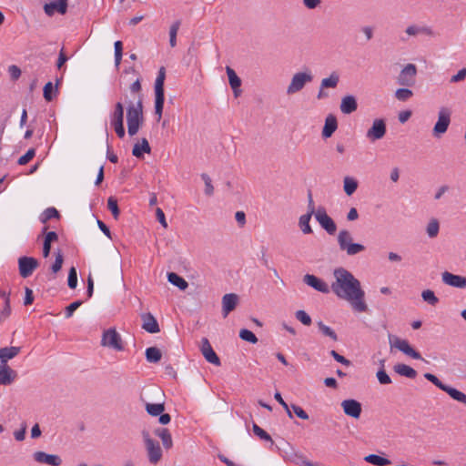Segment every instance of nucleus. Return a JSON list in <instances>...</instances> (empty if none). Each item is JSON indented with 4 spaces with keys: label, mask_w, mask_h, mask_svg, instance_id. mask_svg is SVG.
<instances>
[{
    "label": "nucleus",
    "mask_w": 466,
    "mask_h": 466,
    "mask_svg": "<svg viewBox=\"0 0 466 466\" xmlns=\"http://www.w3.org/2000/svg\"><path fill=\"white\" fill-rule=\"evenodd\" d=\"M334 281L330 285V290L339 298L350 303L357 312L368 311V306L364 300L365 292L360 281L345 268L339 267L333 270Z\"/></svg>",
    "instance_id": "obj_1"
},
{
    "label": "nucleus",
    "mask_w": 466,
    "mask_h": 466,
    "mask_svg": "<svg viewBox=\"0 0 466 466\" xmlns=\"http://www.w3.org/2000/svg\"><path fill=\"white\" fill-rule=\"evenodd\" d=\"M143 106L139 99L137 103H130L127 107V132L130 137L135 136L143 123Z\"/></svg>",
    "instance_id": "obj_2"
},
{
    "label": "nucleus",
    "mask_w": 466,
    "mask_h": 466,
    "mask_svg": "<svg viewBox=\"0 0 466 466\" xmlns=\"http://www.w3.org/2000/svg\"><path fill=\"white\" fill-rule=\"evenodd\" d=\"M337 242L339 250L345 252L349 257L356 256L366 250L364 245L353 242V236L348 229L339 231Z\"/></svg>",
    "instance_id": "obj_3"
},
{
    "label": "nucleus",
    "mask_w": 466,
    "mask_h": 466,
    "mask_svg": "<svg viewBox=\"0 0 466 466\" xmlns=\"http://www.w3.org/2000/svg\"><path fill=\"white\" fill-rule=\"evenodd\" d=\"M166 78V70L164 67H161L158 70L157 78L155 80V115L157 116V121H159L162 117L163 107L165 102V93H164V82Z\"/></svg>",
    "instance_id": "obj_4"
},
{
    "label": "nucleus",
    "mask_w": 466,
    "mask_h": 466,
    "mask_svg": "<svg viewBox=\"0 0 466 466\" xmlns=\"http://www.w3.org/2000/svg\"><path fill=\"white\" fill-rule=\"evenodd\" d=\"M143 440L151 464H157L162 459V450L157 441L152 439L148 432H143Z\"/></svg>",
    "instance_id": "obj_5"
},
{
    "label": "nucleus",
    "mask_w": 466,
    "mask_h": 466,
    "mask_svg": "<svg viewBox=\"0 0 466 466\" xmlns=\"http://www.w3.org/2000/svg\"><path fill=\"white\" fill-rule=\"evenodd\" d=\"M312 80L313 76L309 70L294 74L287 87V94L293 95L301 91L304 86L312 82Z\"/></svg>",
    "instance_id": "obj_6"
},
{
    "label": "nucleus",
    "mask_w": 466,
    "mask_h": 466,
    "mask_svg": "<svg viewBox=\"0 0 466 466\" xmlns=\"http://www.w3.org/2000/svg\"><path fill=\"white\" fill-rule=\"evenodd\" d=\"M110 123L119 138H123L126 135L124 127V106L122 102L115 105L113 112L110 114Z\"/></svg>",
    "instance_id": "obj_7"
},
{
    "label": "nucleus",
    "mask_w": 466,
    "mask_h": 466,
    "mask_svg": "<svg viewBox=\"0 0 466 466\" xmlns=\"http://www.w3.org/2000/svg\"><path fill=\"white\" fill-rule=\"evenodd\" d=\"M390 345L414 360H423L420 353L415 350L406 339L389 335Z\"/></svg>",
    "instance_id": "obj_8"
},
{
    "label": "nucleus",
    "mask_w": 466,
    "mask_h": 466,
    "mask_svg": "<svg viewBox=\"0 0 466 466\" xmlns=\"http://www.w3.org/2000/svg\"><path fill=\"white\" fill-rule=\"evenodd\" d=\"M451 110L448 107H441L438 113V120L433 127V134L439 137L444 134L451 123Z\"/></svg>",
    "instance_id": "obj_9"
},
{
    "label": "nucleus",
    "mask_w": 466,
    "mask_h": 466,
    "mask_svg": "<svg viewBox=\"0 0 466 466\" xmlns=\"http://www.w3.org/2000/svg\"><path fill=\"white\" fill-rule=\"evenodd\" d=\"M315 218L320 227L329 234L334 235L337 231V225L334 220L327 214L323 207H319L315 214Z\"/></svg>",
    "instance_id": "obj_10"
},
{
    "label": "nucleus",
    "mask_w": 466,
    "mask_h": 466,
    "mask_svg": "<svg viewBox=\"0 0 466 466\" xmlns=\"http://www.w3.org/2000/svg\"><path fill=\"white\" fill-rule=\"evenodd\" d=\"M101 345L118 351H121L124 349L121 337L115 329H109L104 331Z\"/></svg>",
    "instance_id": "obj_11"
},
{
    "label": "nucleus",
    "mask_w": 466,
    "mask_h": 466,
    "mask_svg": "<svg viewBox=\"0 0 466 466\" xmlns=\"http://www.w3.org/2000/svg\"><path fill=\"white\" fill-rule=\"evenodd\" d=\"M417 67L414 64L406 65L398 76V84L403 86H412L416 82Z\"/></svg>",
    "instance_id": "obj_12"
},
{
    "label": "nucleus",
    "mask_w": 466,
    "mask_h": 466,
    "mask_svg": "<svg viewBox=\"0 0 466 466\" xmlns=\"http://www.w3.org/2000/svg\"><path fill=\"white\" fill-rule=\"evenodd\" d=\"M387 132L386 122L383 118H376L373 120L371 127L366 133V137L373 142L384 137Z\"/></svg>",
    "instance_id": "obj_13"
},
{
    "label": "nucleus",
    "mask_w": 466,
    "mask_h": 466,
    "mask_svg": "<svg viewBox=\"0 0 466 466\" xmlns=\"http://www.w3.org/2000/svg\"><path fill=\"white\" fill-rule=\"evenodd\" d=\"M38 262L31 257H21L18 259L19 273L23 278L32 275L33 271L37 268Z\"/></svg>",
    "instance_id": "obj_14"
},
{
    "label": "nucleus",
    "mask_w": 466,
    "mask_h": 466,
    "mask_svg": "<svg viewBox=\"0 0 466 466\" xmlns=\"http://www.w3.org/2000/svg\"><path fill=\"white\" fill-rule=\"evenodd\" d=\"M239 303V296L236 293H228L222 297V316L227 318Z\"/></svg>",
    "instance_id": "obj_15"
},
{
    "label": "nucleus",
    "mask_w": 466,
    "mask_h": 466,
    "mask_svg": "<svg viewBox=\"0 0 466 466\" xmlns=\"http://www.w3.org/2000/svg\"><path fill=\"white\" fill-rule=\"evenodd\" d=\"M341 408L347 416L354 419H359L361 414V403L353 399L344 400L341 402Z\"/></svg>",
    "instance_id": "obj_16"
},
{
    "label": "nucleus",
    "mask_w": 466,
    "mask_h": 466,
    "mask_svg": "<svg viewBox=\"0 0 466 466\" xmlns=\"http://www.w3.org/2000/svg\"><path fill=\"white\" fill-rule=\"evenodd\" d=\"M441 280L444 284L457 288V289H465L466 288V278L461 275H455L449 271H444L441 273Z\"/></svg>",
    "instance_id": "obj_17"
},
{
    "label": "nucleus",
    "mask_w": 466,
    "mask_h": 466,
    "mask_svg": "<svg viewBox=\"0 0 466 466\" xmlns=\"http://www.w3.org/2000/svg\"><path fill=\"white\" fill-rule=\"evenodd\" d=\"M303 282L317 291L322 292L324 294H328L330 291V287H329L325 281L316 277L315 275L306 274L303 277Z\"/></svg>",
    "instance_id": "obj_18"
},
{
    "label": "nucleus",
    "mask_w": 466,
    "mask_h": 466,
    "mask_svg": "<svg viewBox=\"0 0 466 466\" xmlns=\"http://www.w3.org/2000/svg\"><path fill=\"white\" fill-rule=\"evenodd\" d=\"M33 456L35 461L50 466H60L63 462L60 456L45 451H35Z\"/></svg>",
    "instance_id": "obj_19"
},
{
    "label": "nucleus",
    "mask_w": 466,
    "mask_h": 466,
    "mask_svg": "<svg viewBox=\"0 0 466 466\" xmlns=\"http://www.w3.org/2000/svg\"><path fill=\"white\" fill-rule=\"evenodd\" d=\"M16 376V371L12 370L7 364H0V385L12 384Z\"/></svg>",
    "instance_id": "obj_20"
},
{
    "label": "nucleus",
    "mask_w": 466,
    "mask_h": 466,
    "mask_svg": "<svg viewBox=\"0 0 466 466\" xmlns=\"http://www.w3.org/2000/svg\"><path fill=\"white\" fill-rule=\"evenodd\" d=\"M340 111L343 114L350 115L355 112L358 108L357 99L354 96L348 95L342 97L340 103Z\"/></svg>",
    "instance_id": "obj_21"
},
{
    "label": "nucleus",
    "mask_w": 466,
    "mask_h": 466,
    "mask_svg": "<svg viewBox=\"0 0 466 466\" xmlns=\"http://www.w3.org/2000/svg\"><path fill=\"white\" fill-rule=\"evenodd\" d=\"M143 324L142 328L149 333H157L159 331V326L156 318L151 313H145L141 316Z\"/></svg>",
    "instance_id": "obj_22"
},
{
    "label": "nucleus",
    "mask_w": 466,
    "mask_h": 466,
    "mask_svg": "<svg viewBox=\"0 0 466 466\" xmlns=\"http://www.w3.org/2000/svg\"><path fill=\"white\" fill-rule=\"evenodd\" d=\"M44 10L45 13L49 16H52L56 12L61 15H65L67 11V3L58 1L46 3L44 5Z\"/></svg>",
    "instance_id": "obj_23"
},
{
    "label": "nucleus",
    "mask_w": 466,
    "mask_h": 466,
    "mask_svg": "<svg viewBox=\"0 0 466 466\" xmlns=\"http://www.w3.org/2000/svg\"><path fill=\"white\" fill-rule=\"evenodd\" d=\"M338 128L337 118L333 115H329L326 117L325 125L322 129V137L325 138L330 137Z\"/></svg>",
    "instance_id": "obj_24"
},
{
    "label": "nucleus",
    "mask_w": 466,
    "mask_h": 466,
    "mask_svg": "<svg viewBox=\"0 0 466 466\" xmlns=\"http://www.w3.org/2000/svg\"><path fill=\"white\" fill-rule=\"evenodd\" d=\"M151 148L148 141L146 138H142L140 141L136 143L133 147L132 154L137 158L143 157L145 153H150Z\"/></svg>",
    "instance_id": "obj_25"
},
{
    "label": "nucleus",
    "mask_w": 466,
    "mask_h": 466,
    "mask_svg": "<svg viewBox=\"0 0 466 466\" xmlns=\"http://www.w3.org/2000/svg\"><path fill=\"white\" fill-rule=\"evenodd\" d=\"M20 347H5L0 349L1 364H6L8 360L15 358L20 352Z\"/></svg>",
    "instance_id": "obj_26"
},
{
    "label": "nucleus",
    "mask_w": 466,
    "mask_h": 466,
    "mask_svg": "<svg viewBox=\"0 0 466 466\" xmlns=\"http://www.w3.org/2000/svg\"><path fill=\"white\" fill-rule=\"evenodd\" d=\"M393 370L399 375L409 379H414L417 376V371L413 368L403 363L394 365Z\"/></svg>",
    "instance_id": "obj_27"
},
{
    "label": "nucleus",
    "mask_w": 466,
    "mask_h": 466,
    "mask_svg": "<svg viewBox=\"0 0 466 466\" xmlns=\"http://www.w3.org/2000/svg\"><path fill=\"white\" fill-rule=\"evenodd\" d=\"M405 32L409 35H417L419 34H423V35H429V36H433L434 35V32L433 30L429 27V26H422V27H420V26H417V25H410L406 28Z\"/></svg>",
    "instance_id": "obj_28"
},
{
    "label": "nucleus",
    "mask_w": 466,
    "mask_h": 466,
    "mask_svg": "<svg viewBox=\"0 0 466 466\" xmlns=\"http://www.w3.org/2000/svg\"><path fill=\"white\" fill-rule=\"evenodd\" d=\"M441 390L448 393L450 397L452 398L453 400L461 403L466 404V395L463 392L458 390L457 389H454L445 384L444 388H442Z\"/></svg>",
    "instance_id": "obj_29"
},
{
    "label": "nucleus",
    "mask_w": 466,
    "mask_h": 466,
    "mask_svg": "<svg viewBox=\"0 0 466 466\" xmlns=\"http://www.w3.org/2000/svg\"><path fill=\"white\" fill-rule=\"evenodd\" d=\"M206 361L219 367L221 365V361L219 357L217 355V353L212 349L211 345L209 344L208 340L206 339Z\"/></svg>",
    "instance_id": "obj_30"
},
{
    "label": "nucleus",
    "mask_w": 466,
    "mask_h": 466,
    "mask_svg": "<svg viewBox=\"0 0 466 466\" xmlns=\"http://www.w3.org/2000/svg\"><path fill=\"white\" fill-rule=\"evenodd\" d=\"M339 82V76L336 72H332L329 77L323 78L320 82L321 89L335 88Z\"/></svg>",
    "instance_id": "obj_31"
},
{
    "label": "nucleus",
    "mask_w": 466,
    "mask_h": 466,
    "mask_svg": "<svg viewBox=\"0 0 466 466\" xmlns=\"http://www.w3.org/2000/svg\"><path fill=\"white\" fill-rule=\"evenodd\" d=\"M311 217L312 216H310L309 214H304V215L300 216L299 218V227L300 230L302 231V233L305 235H309L313 232V230L310 227V224H309Z\"/></svg>",
    "instance_id": "obj_32"
},
{
    "label": "nucleus",
    "mask_w": 466,
    "mask_h": 466,
    "mask_svg": "<svg viewBox=\"0 0 466 466\" xmlns=\"http://www.w3.org/2000/svg\"><path fill=\"white\" fill-rule=\"evenodd\" d=\"M167 279L172 285L177 287L181 290H184L187 288V282L177 273H168Z\"/></svg>",
    "instance_id": "obj_33"
},
{
    "label": "nucleus",
    "mask_w": 466,
    "mask_h": 466,
    "mask_svg": "<svg viewBox=\"0 0 466 466\" xmlns=\"http://www.w3.org/2000/svg\"><path fill=\"white\" fill-rule=\"evenodd\" d=\"M358 188V181L350 177L343 179V189L348 196H351Z\"/></svg>",
    "instance_id": "obj_34"
},
{
    "label": "nucleus",
    "mask_w": 466,
    "mask_h": 466,
    "mask_svg": "<svg viewBox=\"0 0 466 466\" xmlns=\"http://www.w3.org/2000/svg\"><path fill=\"white\" fill-rule=\"evenodd\" d=\"M161 357V351L157 347H149L146 350V359L150 363L158 362Z\"/></svg>",
    "instance_id": "obj_35"
},
{
    "label": "nucleus",
    "mask_w": 466,
    "mask_h": 466,
    "mask_svg": "<svg viewBox=\"0 0 466 466\" xmlns=\"http://www.w3.org/2000/svg\"><path fill=\"white\" fill-rule=\"evenodd\" d=\"M364 460L369 463H372L378 466H386L390 464V460H388L387 458L380 457L377 454H370L366 456Z\"/></svg>",
    "instance_id": "obj_36"
},
{
    "label": "nucleus",
    "mask_w": 466,
    "mask_h": 466,
    "mask_svg": "<svg viewBox=\"0 0 466 466\" xmlns=\"http://www.w3.org/2000/svg\"><path fill=\"white\" fill-rule=\"evenodd\" d=\"M146 410L151 416H158L165 410L164 403H146Z\"/></svg>",
    "instance_id": "obj_37"
},
{
    "label": "nucleus",
    "mask_w": 466,
    "mask_h": 466,
    "mask_svg": "<svg viewBox=\"0 0 466 466\" xmlns=\"http://www.w3.org/2000/svg\"><path fill=\"white\" fill-rule=\"evenodd\" d=\"M440 231V223L438 219L432 218L427 225L426 232L429 238H434L438 236Z\"/></svg>",
    "instance_id": "obj_38"
},
{
    "label": "nucleus",
    "mask_w": 466,
    "mask_h": 466,
    "mask_svg": "<svg viewBox=\"0 0 466 466\" xmlns=\"http://www.w3.org/2000/svg\"><path fill=\"white\" fill-rule=\"evenodd\" d=\"M227 75L228 77V82L231 88L240 87L241 86V79L238 76L237 73L234 69L229 66L226 68Z\"/></svg>",
    "instance_id": "obj_39"
},
{
    "label": "nucleus",
    "mask_w": 466,
    "mask_h": 466,
    "mask_svg": "<svg viewBox=\"0 0 466 466\" xmlns=\"http://www.w3.org/2000/svg\"><path fill=\"white\" fill-rule=\"evenodd\" d=\"M317 325L319 327V331L324 336L329 337L334 341L338 340V336H337L336 332L331 328H329V326L325 325L322 321H319L317 323Z\"/></svg>",
    "instance_id": "obj_40"
},
{
    "label": "nucleus",
    "mask_w": 466,
    "mask_h": 466,
    "mask_svg": "<svg viewBox=\"0 0 466 466\" xmlns=\"http://www.w3.org/2000/svg\"><path fill=\"white\" fill-rule=\"evenodd\" d=\"M180 26V22H174L169 28V44L171 47H175L177 45V35Z\"/></svg>",
    "instance_id": "obj_41"
},
{
    "label": "nucleus",
    "mask_w": 466,
    "mask_h": 466,
    "mask_svg": "<svg viewBox=\"0 0 466 466\" xmlns=\"http://www.w3.org/2000/svg\"><path fill=\"white\" fill-rule=\"evenodd\" d=\"M59 83V80L56 81V86H53L51 82H48L44 86V97L46 101H51L54 97L53 92H57V85Z\"/></svg>",
    "instance_id": "obj_42"
},
{
    "label": "nucleus",
    "mask_w": 466,
    "mask_h": 466,
    "mask_svg": "<svg viewBox=\"0 0 466 466\" xmlns=\"http://www.w3.org/2000/svg\"><path fill=\"white\" fill-rule=\"evenodd\" d=\"M157 435L162 441L163 446L166 449H169L172 446V438L169 431L167 429H162L157 431Z\"/></svg>",
    "instance_id": "obj_43"
},
{
    "label": "nucleus",
    "mask_w": 466,
    "mask_h": 466,
    "mask_svg": "<svg viewBox=\"0 0 466 466\" xmlns=\"http://www.w3.org/2000/svg\"><path fill=\"white\" fill-rule=\"evenodd\" d=\"M421 298L424 301L431 306H435L439 303V299L436 297L434 292L431 289H425L421 293Z\"/></svg>",
    "instance_id": "obj_44"
},
{
    "label": "nucleus",
    "mask_w": 466,
    "mask_h": 466,
    "mask_svg": "<svg viewBox=\"0 0 466 466\" xmlns=\"http://www.w3.org/2000/svg\"><path fill=\"white\" fill-rule=\"evenodd\" d=\"M115 47V66L116 68L119 67L122 56H123V44L121 41H116L114 44Z\"/></svg>",
    "instance_id": "obj_45"
},
{
    "label": "nucleus",
    "mask_w": 466,
    "mask_h": 466,
    "mask_svg": "<svg viewBox=\"0 0 466 466\" xmlns=\"http://www.w3.org/2000/svg\"><path fill=\"white\" fill-rule=\"evenodd\" d=\"M252 430H253L254 434L256 436H258L259 439L266 441H270L271 443H273V441H272L270 435L267 431H265L262 428H260L258 424L254 423Z\"/></svg>",
    "instance_id": "obj_46"
},
{
    "label": "nucleus",
    "mask_w": 466,
    "mask_h": 466,
    "mask_svg": "<svg viewBox=\"0 0 466 466\" xmlns=\"http://www.w3.org/2000/svg\"><path fill=\"white\" fill-rule=\"evenodd\" d=\"M239 338L241 339L250 342L252 344H255L258 342V338L256 337V335L252 331H250L247 329H240Z\"/></svg>",
    "instance_id": "obj_47"
},
{
    "label": "nucleus",
    "mask_w": 466,
    "mask_h": 466,
    "mask_svg": "<svg viewBox=\"0 0 466 466\" xmlns=\"http://www.w3.org/2000/svg\"><path fill=\"white\" fill-rule=\"evenodd\" d=\"M413 96V92L409 88H399L395 92V97L400 101H407Z\"/></svg>",
    "instance_id": "obj_48"
},
{
    "label": "nucleus",
    "mask_w": 466,
    "mask_h": 466,
    "mask_svg": "<svg viewBox=\"0 0 466 466\" xmlns=\"http://www.w3.org/2000/svg\"><path fill=\"white\" fill-rule=\"evenodd\" d=\"M295 317L303 325H305V326L311 325V322H312L311 318L305 310H302V309L297 310L295 313Z\"/></svg>",
    "instance_id": "obj_49"
},
{
    "label": "nucleus",
    "mask_w": 466,
    "mask_h": 466,
    "mask_svg": "<svg viewBox=\"0 0 466 466\" xmlns=\"http://www.w3.org/2000/svg\"><path fill=\"white\" fill-rule=\"evenodd\" d=\"M57 217L58 211L55 208H48L43 212L40 219L43 223H46L47 220Z\"/></svg>",
    "instance_id": "obj_50"
},
{
    "label": "nucleus",
    "mask_w": 466,
    "mask_h": 466,
    "mask_svg": "<svg viewBox=\"0 0 466 466\" xmlns=\"http://www.w3.org/2000/svg\"><path fill=\"white\" fill-rule=\"evenodd\" d=\"M107 208L111 211L113 217L117 218L119 216V208L117 206V200L114 197H110L107 199Z\"/></svg>",
    "instance_id": "obj_51"
},
{
    "label": "nucleus",
    "mask_w": 466,
    "mask_h": 466,
    "mask_svg": "<svg viewBox=\"0 0 466 466\" xmlns=\"http://www.w3.org/2000/svg\"><path fill=\"white\" fill-rule=\"evenodd\" d=\"M67 283L70 289H76L77 286V273L75 267L69 269Z\"/></svg>",
    "instance_id": "obj_52"
},
{
    "label": "nucleus",
    "mask_w": 466,
    "mask_h": 466,
    "mask_svg": "<svg viewBox=\"0 0 466 466\" xmlns=\"http://www.w3.org/2000/svg\"><path fill=\"white\" fill-rule=\"evenodd\" d=\"M35 155V150L34 148H30L27 150V152L18 158L17 163L21 166L27 164Z\"/></svg>",
    "instance_id": "obj_53"
},
{
    "label": "nucleus",
    "mask_w": 466,
    "mask_h": 466,
    "mask_svg": "<svg viewBox=\"0 0 466 466\" xmlns=\"http://www.w3.org/2000/svg\"><path fill=\"white\" fill-rule=\"evenodd\" d=\"M377 379L379 380V382L382 385H387V384H390L391 383V379L390 378V376L387 374V372L385 371L384 369H380L377 374Z\"/></svg>",
    "instance_id": "obj_54"
},
{
    "label": "nucleus",
    "mask_w": 466,
    "mask_h": 466,
    "mask_svg": "<svg viewBox=\"0 0 466 466\" xmlns=\"http://www.w3.org/2000/svg\"><path fill=\"white\" fill-rule=\"evenodd\" d=\"M81 304H82V301L77 300V301H74L73 303L68 305L66 308V311H65L66 318L68 319V318L72 317L74 312L80 307Z\"/></svg>",
    "instance_id": "obj_55"
},
{
    "label": "nucleus",
    "mask_w": 466,
    "mask_h": 466,
    "mask_svg": "<svg viewBox=\"0 0 466 466\" xmlns=\"http://www.w3.org/2000/svg\"><path fill=\"white\" fill-rule=\"evenodd\" d=\"M63 261H64L63 255L61 254V252H57L56 255V260L51 268L52 271L54 273H57L61 269Z\"/></svg>",
    "instance_id": "obj_56"
},
{
    "label": "nucleus",
    "mask_w": 466,
    "mask_h": 466,
    "mask_svg": "<svg viewBox=\"0 0 466 466\" xmlns=\"http://www.w3.org/2000/svg\"><path fill=\"white\" fill-rule=\"evenodd\" d=\"M424 378L433 383L436 387H438L440 390H442L444 388L445 384L442 383L435 375L431 373H425Z\"/></svg>",
    "instance_id": "obj_57"
},
{
    "label": "nucleus",
    "mask_w": 466,
    "mask_h": 466,
    "mask_svg": "<svg viewBox=\"0 0 466 466\" xmlns=\"http://www.w3.org/2000/svg\"><path fill=\"white\" fill-rule=\"evenodd\" d=\"M11 313V307H10V301H5L4 308L0 311V322H3L5 319H6Z\"/></svg>",
    "instance_id": "obj_58"
},
{
    "label": "nucleus",
    "mask_w": 466,
    "mask_h": 466,
    "mask_svg": "<svg viewBox=\"0 0 466 466\" xmlns=\"http://www.w3.org/2000/svg\"><path fill=\"white\" fill-rule=\"evenodd\" d=\"M291 409L293 410V412L299 418V419H302V420H308L309 419V415L308 413L299 406L296 405V404H292L291 405Z\"/></svg>",
    "instance_id": "obj_59"
},
{
    "label": "nucleus",
    "mask_w": 466,
    "mask_h": 466,
    "mask_svg": "<svg viewBox=\"0 0 466 466\" xmlns=\"http://www.w3.org/2000/svg\"><path fill=\"white\" fill-rule=\"evenodd\" d=\"M330 355L334 358V360L345 366H350V361L346 359L344 356L339 354L336 350H332L330 351Z\"/></svg>",
    "instance_id": "obj_60"
},
{
    "label": "nucleus",
    "mask_w": 466,
    "mask_h": 466,
    "mask_svg": "<svg viewBox=\"0 0 466 466\" xmlns=\"http://www.w3.org/2000/svg\"><path fill=\"white\" fill-rule=\"evenodd\" d=\"M275 400L285 409L289 418H292V413L289 410V405L285 402L283 398L281 397V394L279 392H276L274 395Z\"/></svg>",
    "instance_id": "obj_61"
},
{
    "label": "nucleus",
    "mask_w": 466,
    "mask_h": 466,
    "mask_svg": "<svg viewBox=\"0 0 466 466\" xmlns=\"http://www.w3.org/2000/svg\"><path fill=\"white\" fill-rule=\"evenodd\" d=\"M466 77V67L461 69L456 75L452 76L450 82L457 83L464 80Z\"/></svg>",
    "instance_id": "obj_62"
},
{
    "label": "nucleus",
    "mask_w": 466,
    "mask_h": 466,
    "mask_svg": "<svg viewBox=\"0 0 466 466\" xmlns=\"http://www.w3.org/2000/svg\"><path fill=\"white\" fill-rule=\"evenodd\" d=\"M26 425L24 424L22 428L14 432V437L17 441H22L25 438Z\"/></svg>",
    "instance_id": "obj_63"
},
{
    "label": "nucleus",
    "mask_w": 466,
    "mask_h": 466,
    "mask_svg": "<svg viewBox=\"0 0 466 466\" xmlns=\"http://www.w3.org/2000/svg\"><path fill=\"white\" fill-rule=\"evenodd\" d=\"M68 60V57L66 56L64 52V48H62L59 52L58 59L56 62V67L58 69H61L62 66L66 64V62Z\"/></svg>",
    "instance_id": "obj_64"
}]
</instances>
